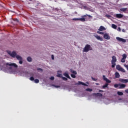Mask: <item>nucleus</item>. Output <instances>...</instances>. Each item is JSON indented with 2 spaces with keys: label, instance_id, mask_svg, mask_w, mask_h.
Returning a JSON list of instances; mask_svg holds the SVG:
<instances>
[{
  "label": "nucleus",
  "instance_id": "nucleus-1",
  "mask_svg": "<svg viewBox=\"0 0 128 128\" xmlns=\"http://www.w3.org/2000/svg\"><path fill=\"white\" fill-rule=\"evenodd\" d=\"M8 54L12 57L14 58L15 57L17 58L18 60H19V64H23V58L22 56H19L18 54H17L16 52H10L9 51L8 52Z\"/></svg>",
  "mask_w": 128,
  "mask_h": 128
},
{
  "label": "nucleus",
  "instance_id": "nucleus-2",
  "mask_svg": "<svg viewBox=\"0 0 128 128\" xmlns=\"http://www.w3.org/2000/svg\"><path fill=\"white\" fill-rule=\"evenodd\" d=\"M92 50V48L91 46L88 44H86L85 46L82 51H83V52H89V50Z\"/></svg>",
  "mask_w": 128,
  "mask_h": 128
},
{
  "label": "nucleus",
  "instance_id": "nucleus-3",
  "mask_svg": "<svg viewBox=\"0 0 128 128\" xmlns=\"http://www.w3.org/2000/svg\"><path fill=\"white\" fill-rule=\"evenodd\" d=\"M117 61V58L115 56H112V60L111 61L112 63V68H114L116 66V62Z\"/></svg>",
  "mask_w": 128,
  "mask_h": 128
},
{
  "label": "nucleus",
  "instance_id": "nucleus-4",
  "mask_svg": "<svg viewBox=\"0 0 128 128\" xmlns=\"http://www.w3.org/2000/svg\"><path fill=\"white\" fill-rule=\"evenodd\" d=\"M72 20H80V22H86V18H83V17H82V18H73Z\"/></svg>",
  "mask_w": 128,
  "mask_h": 128
},
{
  "label": "nucleus",
  "instance_id": "nucleus-5",
  "mask_svg": "<svg viewBox=\"0 0 128 128\" xmlns=\"http://www.w3.org/2000/svg\"><path fill=\"white\" fill-rule=\"evenodd\" d=\"M6 66H10L14 67V68L18 67V66L15 63L10 64V63L8 62V63H6Z\"/></svg>",
  "mask_w": 128,
  "mask_h": 128
},
{
  "label": "nucleus",
  "instance_id": "nucleus-6",
  "mask_svg": "<svg viewBox=\"0 0 128 128\" xmlns=\"http://www.w3.org/2000/svg\"><path fill=\"white\" fill-rule=\"evenodd\" d=\"M116 39L119 41V42H126V40L124 39V38H120V37H116Z\"/></svg>",
  "mask_w": 128,
  "mask_h": 128
},
{
  "label": "nucleus",
  "instance_id": "nucleus-7",
  "mask_svg": "<svg viewBox=\"0 0 128 128\" xmlns=\"http://www.w3.org/2000/svg\"><path fill=\"white\" fill-rule=\"evenodd\" d=\"M104 38L106 40H110V36H109L108 34L106 33L104 35Z\"/></svg>",
  "mask_w": 128,
  "mask_h": 128
},
{
  "label": "nucleus",
  "instance_id": "nucleus-8",
  "mask_svg": "<svg viewBox=\"0 0 128 128\" xmlns=\"http://www.w3.org/2000/svg\"><path fill=\"white\" fill-rule=\"evenodd\" d=\"M84 85V86H88L86 84H85L84 82L78 81V83L76 84V85Z\"/></svg>",
  "mask_w": 128,
  "mask_h": 128
},
{
  "label": "nucleus",
  "instance_id": "nucleus-9",
  "mask_svg": "<svg viewBox=\"0 0 128 128\" xmlns=\"http://www.w3.org/2000/svg\"><path fill=\"white\" fill-rule=\"evenodd\" d=\"M102 78L104 80H105L106 82L107 83H110L111 82V80H109L108 78H106V76L104 75L102 76Z\"/></svg>",
  "mask_w": 128,
  "mask_h": 128
},
{
  "label": "nucleus",
  "instance_id": "nucleus-10",
  "mask_svg": "<svg viewBox=\"0 0 128 128\" xmlns=\"http://www.w3.org/2000/svg\"><path fill=\"white\" fill-rule=\"evenodd\" d=\"M126 87V84H119V87H118V88L120 89L124 88Z\"/></svg>",
  "mask_w": 128,
  "mask_h": 128
},
{
  "label": "nucleus",
  "instance_id": "nucleus-11",
  "mask_svg": "<svg viewBox=\"0 0 128 128\" xmlns=\"http://www.w3.org/2000/svg\"><path fill=\"white\" fill-rule=\"evenodd\" d=\"M123 16H124V15L121 14H116V18H122Z\"/></svg>",
  "mask_w": 128,
  "mask_h": 128
},
{
  "label": "nucleus",
  "instance_id": "nucleus-12",
  "mask_svg": "<svg viewBox=\"0 0 128 128\" xmlns=\"http://www.w3.org/2000/svg\"><path fill=\"white\" fill-rule=\"evenodd\" d=\"M119 81L122 83H127L128 82V80L127 79H123V78H120Z\"/></svg>",
  "mask_w": 128,
  "mask_h": 128
},
{
  "label": "nucleus",
  "instance_id": "nucleus-13",
  "mask_svg": "<svg viewBox=\"0 0 128 128\" xmlns=\"http://www.w3.org/2000/svg\"><path fill=\"white\" fill-rule=\"evenodd\" d=\"M98 30L100 32H103L104 30H106V28H104V26H100L98 28Z\"/></svg>",
  "mask_w": 128,
  "mask_h": 128
},
{
  "label": "nucleus",
  "instance_id": "nucleus-14",
  "mask_svg": "<svg viewBox=\"0 0 128 128\" xmlns=\"http://www.w3.org/2000/svg\"><path fill=\"white\" fill-rule=\"evenodd\" d=\"M64 76L66 78H68V79L71 80V78L69 76L68 73V72H65L64 73Z\"/></svg>",
  "mask_w": 128,
  "mask_h": 128
},
{
  "label": "nucleus",
  "instance_id": "nucleus-15",
  "mask_svg": "<svg viewBox=\"0 0 128 128\" xmlns=\"http://www.w3.org/2000/svg\"><path fill=\"white\" fill-rule=\"evenodd\" d=\"M93 95H94L96 96H100V97H102L103 96L102 94L98 93V92L94 93L93 94Z\"/></svg>",
  "mask_w": 128,
  "mask_h": 128
},
{
  "label": "nucleus",
  "instance_id": "nucleus-16",
  "mask_svg": "<svg viewBox=\"0 0 128 128\" xmlns=\"http://www.w3.org/2000/svg\"><path fill=\"white\" fill-rule=\"evenodd\" d=\"M86 16H88V18H93V16H92L91 15H88V14H86L85 15H84V16H82V18H86Z\"/></svg>",
  "mask_w": 128,
  "mask_h": 128
},
{
  "label": "nucleus",
  "instance_id": "nucleus-17",
  "mask_svg": "<svg viewBox=\"0 0 128 128\" xmlns=\"http://www.w3.org/2000/svg\"><path fill=\"white\" fill-rule=\"evenodd\" d=\"M94 36L98 40H101V41L103 40V38H101L100 36H98V35H96Z\"/></svg>",
  "mask_w": 128,
  "mask_h": 128
},
{
  "label": "nucleus",
  "instance_id": "nucleus-18",
  "mask_svg": "<svg viewBox=\"0 0 128 128\" xmlns=\"http://www.w3.org/2000/svg\"><path fill=\"white\" fill-rule=\"evenodd\" d=\"M115 77L116 78H119L120 77V74L118 72H115Z\"/></svg>",
  "mask_w": 128,
  "mask_h": 128
},
{
  "label": "nucleus",
  "instance_id": "nucleus-19",
  "mask_svg": "<svg viewBox=\"0 0 128 128\" xmlns=\"http://www.w3.org/2000/svg\"><path fill=\"white\" fill-rule=\"evenodd\" d=\"M112 28H114V30H116L118 26L115 24H112Z\"/></svg>",
  "mask_w": 128,
  "mask_h": 128
},
{
  "label": "nucleus",
  "instance_id": "nucleus-20",
  "mask_svg": "<svg viewBox=\"0 0 128 128\" xmlns=\"http://www.w3.org/2000/svg\"><path fill=\"white\" fill-rule=\"evenodd\" d=\"M121 68H122V67L120 65L118 64V65L116 66V70H120Z\"/></svg>",
  "mask_w": 128,
  "mask_h": 128
},
{
  "label": "nucleus",
  "instance_id": "nucleus-21",
  "mask_svg": "<svg viewBox=\"0 0 128 128\" xmlns=\"http://www.w3.org/2000/svg\"><path fill=\"white\" fill-rule=\"evenodd\" d=\"M128 10V8H121L120 9V10L121 12H126V10Z\"/></svg>",
  "mask_w": 128,
  "mask_h": 128
},
{
  "label": "nucleus",
  "instance_id": "nucleus-22",
  "mask_svg": "<svg viewBox=\"0 0 128 128\" xmlns=\"http://www.w3.org/2000/svg\"><path fill=\"white\" fill-rule=\"evenodd\" d=\"M70 72H72V73H73L74 74H77V72L75 70H73L71 69L70 70Z\"/></svg>",
  "mask_w": 128,
  "mask_h": 128
},
{
  "label": "nucleus",
  "instance_id": "nucleus-23",
  "mask_svg": "<svg viewBox=\"0 0 128 128\" xmlns=\"http://www.w3.org/2000/svg\"><path fill=\"white\" fill-rule=\"evenodd\" d=\"M27 60L28 62H31L32 61V58L30 56L27 58Z\"/></svg>",
  "mask_w": 128,
  "mask_h": 128
},
{
  "label": "nucleus",
  "instance_id": "nucleus-24",
  "mask_svg": "<svg viewBox=\"0 0 128 128\" xmlns=\"http://www.w3.org/2000/svg\"><path fill=\"white\" fill-rule=\"evenodd\" d=\"M117 94L119 96H122L124 94V93L121 92H118Z\"/></svg>",
  "mask_w": 128,
  "mask_h": 128
},
{
  "label": "nucleus",
  "instance_id": "nucleus-25",
  "mask_svg": "<svg viewBox=\"0 0 128 128\" xmlns=\"http://www.w3.org/2000/svg\"><path fill=\"white\" fill-rule=\"evenodd\" d=\"M120 71H121L122 72H126V70L122 68H121L120 69Z\"/></svg>",
  "mask_w": 128,
  "mask_h": 128
},
{
  "label": "nucleus",
  "instance_id": "nucleus-26",
  "mask_svg": "<svg viewBox=\"0 0 128 128\" xmlns=\"http://www.w3.org/2000/svg\"><path fill=\"white\" fill-rule=\"evenodd\" d=\"M119 86H120V84H114V87L116 88H118V87H119Z\"/></svg>",
  "mask_w": 128,
  "mask_h": 128
},
{
  "label": "nucleus",
  "instance_id": "nucleus-27",
  "mask_svg": "<svg viewBox=\"0 0 128 128\" xmlns=\"http://www.w3.org/2000/svg\"><path fill=\"white\" fill-rule=\"evenodd\" d=\"M127 57V56L126 54H122V58L126 59Z\"/></svg>",
  "mask_w": 128,
  "mask_h": 128
},
{
  "label": "nucleus",
  "instance_id": "nucleus-28",
  "mask_svg": "<svg viewBox=\"0 0 128 128\" xmlns=\"http://www.w3.org/2000/svg\"><path fill=\"white\" fill-rule=\"evenodd\" d=\"M108 84H106L104 86H102L103 88H108Z\"/></svg>",
  "mask_w": 128,
  "mask_h": 128
},
{
  "label": "nucleus",
  "instance_id": "nucleus-29",
  "mask_svg": "<svg viewBox=\"0 0 128 128\" xmlns=\"http://www.w3.org/2000/svg\"><path fill=\"white\" fill-rule=\"evenodd\" d=\"M34 82L36 83V84H38V83L40 82V80H38V79H36V80H34Z\"/></svg>",
  "mask_w": 128,
  "mask_h": 128
},
{
  "label": "nucleus",
  "instance_id": "nucleus-30",
  "mask_svg": "<svg viewBox=\"0 0 128 128\" xmlns=\"http://www.w3.org/2000/svg\"><path fill=\"white\" fill-rule=\"evenodd\" d=\"M86 91H88V92H92V89L90 88H88L86 90Z\"/></svg>",
  "mask_w": 128,
  "mask_h": 128
},
{
  "label": "nucleus",
  "instance_id": "nucleus-31",
  "mask_svg": "<svg viewBox=\"0 0 128 128\" xmlns=\"http://www.w3.org/2000/svg\"><path fill=\"white\" fill-rule=\"evenodd\" d=\"M56 76L58 77V78H62V74H58L56 75Z\"/></svg>",
  "mask_w": 128,
  "mask_h": 128
},
{
  "label": "nucleus",
  "instance_id": "nucleus-32",
  "mask_svg": "<svg viewBox=\"0 0 128 128\" xmlns=\"http://www.w3.org/2000/svg\"><path fill=\"white\" fill-rule=\"evenodd\" d=\"M71 77H72V78H76V76L75 74H70Z\"/></svg>",
  "mask_w": 128,
  "mask_h": 128
},
{
  "label": "nucleus",
  "instance_id": "nucleus-33",
  "mask_svg": "<svg viewBox=\"0 0 128 128\" xmlns=\"http://www.w3.org/2000/svg\"><path fill=\"white\" fill-rule=\"evenodd\" d=\"M97 34H104V32H100V31L97 32Z\"/></svg>",
  "mask_w": 128,
  "mask_h": 128
},
{
  "label": "nucleus",
  "instance_id": "nucleus-34",
  "mask_svg": "<svg viewBox=\"0 0 128 128\" xmlns=\"http://www.w3.org/2000/svg\"><path fill=\"white\" fill-rule=\"evenodd\" d=\"M30 80L32 81H33V80H34V76H31L30 78Z\"/></svg>",
  "mask_w": 128,
  "mask_h": 128
},
{
  "label": "nucleus",
  "instance_id": "nucleus-35",
  "mask_svg": "<svg viewBox=\"0 0 128 128\" xmlns=\"http://www.w3.org/2000/svg\"><path fill=\"white\" fill-rule=\"evenodd\" d=\"M126 62L125 58H122L121 60V62Z\"/></svg>",
  "mask_w": 128,
  "mask_h": 128
},
{
  "label": "nucleus",
  "instance_id": "nucleus-36",
  "mask_svg": "<svg viewBox=\"0 0 128 128\" xmlns=\"http://www.w3.org/2000/svg\"><path fill=\"white\" fill-rule=\"evenodd\" d=\"M62 78L63 80H64L65 81H67L68 80L66 78L63 77V76L62 77Z\"/></svg>",
  "mask_w": 128,
  "mask_h": 128
},
{
  "label": "nucleus",
  "instance_id": "nucleus-37",
  "mask_svg": "<svg viewBox=\"0 0 128 128\" xmlns=\"http://www.w3.org/2000/svg\"><path fill=\"white\" fill-rule=\"evenodd\" d=\"M50 79L52 80H54V76H51L50 78Z\"/></svg>",
  "mask_w": 128,
  "mask_h": 128
},
{
  "label": "nucleus",
  "instance_id": "nucleus-38",
  "mask_svg": "<svg viewBox=\"0 0 128 128\" xmlns=\"http://www.w3.org/2000/svg\"><path fill=\"white\" fill-rule=\"evenodd\" d=\"M92 80H94V81H96V80H97L95 78H93V77H92Z\"/></svg>",
  "mask_w": 128,
  "mask_h": 128
},
{
  "label": "nucleus",
  "instance_id": "nucleus-39",
  "mask_svg": "<svg viewBox=\"0 0 128 128\" xmlns=\"http://www.w3.org/2000/svg\"><path fill=\"white\" fill-rule=\"evenodd\" d=\"M106 18H111V16L110 15L106 14Z\"/></svg>",
  "mask_w": 128,
  "mask_h": 128
},
{
  "label": "nucleus",
  "instance_id": "nucleus-40",
  "mask_svg": "<svg viewBox=\"0 0 128 128\" xmlns=\"http://www.w3.org/2000/svg\"><path fill=\"white\" fill-rule=\"evenodd\" d=\"M124 67H126V69H127L128 70V65L124 64Z\"/></svg>",
  "mask_w": 128,
  "mask_h": 128
},
{
  "label": "nucleus",
  "instance_id": "nucleus-41",
  "mask_svg": "<svg viewBox=\"0 0 128 128\" xmlns=\"http://www.w3.org/2000/svg\"><path fill=\"white\" fill-rule=\"evenodd\" d=\"M37 70H40V71H42L43 70L42 68H37Z\"/></svg>",
  "mask_w": 128,
  "mask_h": 128
},
{
  "label": "nucleus",
  "instance_id": "nucleus-42",
  "mask_svg": "<svg viewBox=\"0 0 128 128\" xmlns=\"http://www.w3.org/2000/svg\"><path fill=\"white\" fill-rule=\"evenodd\" d=\"M52 60H54V55H52Z\"/></svg>",
  "mask_w": 128,
  "mask_h": 128
},
{
  "label": "nucleus",
  "instance_id": "nucleus-43",
  "mask_svg": "<svg viewBox=\"0 0 128 128\" xmlns=\"http://www.w3.org/2000/svg\"><path fill=\"white\" fill-rule=\"evenodd\" d=\"M124 91L126 93L128 94V89Z\"/></svg>",
  "mask_w": 128,
  "mask_h": 128
},
{
  "label": "nucleus",
  "instance_id": "nucleus-44",
  "mask_svg": "<svg viewBox=\"0 0 128 128\" xmlns=\"http://www.w3.org/2000/svg\"><path fill=\"white\" fill-rule=\"evenodd\" d=\"M74 14H78V12H74Z\"/></svg>",
  "mask_w": 128,
  "mask_h": 128
},
{
  "label": "nucleus",
  "instance_id": "nucleus-45",
  "mask_svg": "<svg viewBox=\"0 0 128 128\" xmlns=\"http://www.w3.org/2000/svg\"><path fill=\"white\" fill-rule=\"evenodd\" d=\"M98 92H104V90H99Z\"/></svg>",
  "mask_w": 128,
  "mask_h": 128
},
{
  "label": "nucleus",
  "instance_id": "nucleus-46",
  "mask_svg": "<svg viewBox=\"0 0 128 128\" xmlns=\"http://www.w3.org/2000/svg\"><path fill=\"white\" fill-rule=\"evenodd\" d=\"M127 82H128V79H127Z\"/></svg>",
  "mask_w": 128,
  "mask_h": 128
},
{
  "label": "nucleus",
  "instance_id": "nucleus-47",
  "mask_svg": "<svg viewBox=\"0 0 128 128\" xmlns=\"http://www.w3.org/2000/svg\"><path fill=\"white\" fill-rule=\"evenodd\" d=\"M86 83L88 84H89L88 82H86Z\"/></svg>",
  "mask_w": 128,
  "mask_h": 128
},
{
  "label": "nucleus",
  "instance_id": "nucleus-48",
  "mask_svg": "<svg viewBox=\"0 0 128 128\" xmlns=\"http://www.w3.org/2000/svg\"><path fill=\"white\" fill-rule=\"evenodd\" d=\"M30 0V1H31V0Z\"/></svg>",
  "mask_w": 128,
  "mask_h": 128
}]
</instances>
